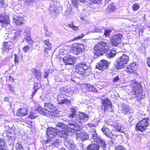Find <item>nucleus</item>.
<instances>
[{
    "label": "nucleus",
    "instance_id": "obj_52",
    "mask_svg": "<svg viewBox=\"0 0 150 150\" xmlns=\"http://www.w3.org/2000/svg\"><path fill=\"white\" fill-rule=\"evenodd\" d=\"M102 0H91V3L96 4L100 2Z\"/></svg>",
    "mask_w": 150,
    "mask_h": 150
},
{
    "label": "nucleus",
    "instance_id": "obj_16",
    "mask_svg": "<svg viewBox=\"0 0 150 150\" xmlns=\"http://www.w3.org/2000/svg\"><path fill=\"white\" fill-rule=\"evenodd\" d=\"M101 103L104 107L105 110H107L108 109V107L110 105H111V102L108 98L105 99H103L101 102Z\"/></svg>",
    "mask_w": 150,
    "mask_h": 150
},
{
    "label": "nucleus",
    "instance_id": "obj_14",
    "mask_svg": "<svg viewBox=\"0 0 150 150\" xmlns=\"http://www.w3.org/2000/svg\"><path fill=\"white\" fill-rule=\"evenodd\" d=\"M58 129L56 128L52 127H48L46 130L47 135L49 136L52 135L53 136H56L57 135Z\"/></svg>",
    "mask_w": 150,
    "mask_h": 150
},
{
    "label": "nucleus",
    "instance_id": "obj_15",
    "mask_svg": "<svg viewBox=\"0 0 150 150\" xmlns=\"http://www.w3.org/2000/svg\"><path fill=\"white\" fill-rule=\"evenodd\" d=\"M106 56L109 58H113L115 57L117 54L116 50L114 48L108 50L106 53Z\"/></svg>",
    "mask_w": 150,
    "mask_h": 150
},
{
    "label": "nucleus",
    "instance_id": "obj_34",
    "mask_svg": "<svg viewBox=\"0 0 150 150\" xmlns=\"http://www.w3.org/2000/svg\"><path fill=\"white\" fill-rule=\"evenodd\" d=\"M71 103L70 100L67 98H64L63 99H61V101L59 102V104H70Z\"/></svg>",
    "mask_w": 150,
    "mask_h": 150
},
{
    "label": "nucleus",
    "instance_id": "obj_40",
    "mask_svg": "<svg viewBox=\"0 0 150 150\" xmlns=\"http://www.w3.org/2000/svg\"><path fill=\"white\" fill-rule=\"evenodd\" d=\"M38 116V115L35 112H31L29 115V118L31 119H33Z\"/></svg>",
    "mask_w": 150,
    "mask_h": 150
},
{
    "label": "nucleus",
    "instance_id": "obj_25",
    "mask_svg": "<svg viewBox=\"0 0 150 150\" xmlns=\"http://www.w3.org/2000/svg\"><path fill=\"white\" fill-rule=\"evenodd\" d=\"M107 10L110 12H112L116 9L115 6L113 3L109 4L107 7Z\"/></svg>",
    "mask_w": 150,
    "mask_h": 150
},
{
    "label": "nucleus",
    "instance_id": "obj_12",
    "mask_svg": "<svg viewBox=\"0 0 150 150\" xmlns=\"http://www.w3.org/2000/svg\"><path fill=\"white\" fill-rule=\"evenodd\" d=\"M76 119L78 122L83 124L88 120V115L84 112H80L77 115Z\"/></svg>",
    "mask_w": 150,
    "mask_h": 150
},
{
    "label": "nucleus",
    "instance_id": "obj_5",
    "mask_svg": "<svg viewBox=\"0 0 150 150\" xmlns=\"http://www.w3.org/2000/svg\"><path fill=\"white\" fill-rule=\"evenodd\" d=\"M129 60V57L125 54H123L119 58V60L116 62L115 65L114 69L120 70L123 69L127 64Z\"/></svg>",
    "mask_w": 150,
    "mask_h": 150
},
{
    "label": "nucleus",
    "instance_id": "obj_19",
    "mask_svg": "<svg viewBox=\"0 0 150 150\" xmlns=\"http://www.w3.org/2000/svg\"><path fill=\"white\" fill-rule=\"evenodd\" d=\"M14 22L16 26H20L24 24V19L22 17H17L14 18Z\"/></svg>",
    "mask_w": 150,
    "mask_h": 150
},
{
    "label": "nucleus",
    "instance_id": "obj_46",
    "mask_svg": "<svg viewBox=\"0 0 150 150\" xmlns=\"http://www.w3.org/2000/svg\"><path fill=\"white\" fill-rule=\"evenodd\" d=\"M56 126L59 127L60 129H64L65 127V126L64 124L62 123H58L56 125Z\"/></svg>",
    "mask_w": 150,
    "mask_h": 150
},
{
    "label": "nucleus",
    "instance_id": "obj_7",
    "mask_svg": "<svg viewBox=\"0 0 150 150\" xmlns=\"http://www.w3.org/2000/svg\"><path fill=\"white\" fill-rule=\"evenodd\" d=\"M71 51L75 54H79L85 50L84 46L81 43H74L71 46Z\"/></svg>",
    "mask_w": 150,
    "mask_h": 150
},
{
    "label": "nucleus",
    "instance_id": "obj_27",
    "mask_svg": "<svg viewBox=\"0 0 150 150\" xmlns=\"http://www.w3.org/2000/svg\"><path fill=\"white\" fill-rule=\"evenodd\" d=\"M57 132V135L61 137H65L67 136L65 131L64 130H63L60 131L58 130V132Z\"/></svg>",
    "mask_w": 150,
    "mask_h": 150
},
{
    "label": "nucleus",
    "instance_id": "obj_6",
    "mask_svg": "<svg viewBox=\"0 0 150 150\" xmlns=\"http://www.w3.org/2000/svg\"><path fill=\"white\" fill-rule=\"evenodd\" d=\"M149 125V118H145L139 121L136 124L135 129L141 132L145 131Z\"/></svg>",
    "mask_w": 150,
    "mask_h": 150
},
{
    "label": "nucleus",
    "instance_id": "obj_29",
    "mask_svg": "<svg viewBox=\"0 0 150 150\" xmlns=\"http://www.w3.org/2000/svg\"><path fill=\"white\" fill-rule=\"evenodd\" d=\"M6 81L7 83L14 82L15 79L11 75L6 76Z\"/></svg>",
    "mask_w": 150,
    "mask_h": 150
},
{
    "label": "nucleus",
    "instance_id": "obj_31",
    "mask_svg": "<svg viewBox=\"0 0 150 150\" xmlns=\"http://www.w3.org/2000/svg\"><path fill=\"white\" fill-rule=\"evenodd\" d=\"M15 149L16 150H25L23 149L21 143L19 142H17L15 145Z\"/></svg>",
    "mask_w": 150,
    "mask_h": 150
},
{
    "label": "nucleus",
    "instance_id": "obj_18",
    "mask_svg": "<svg viewBox=\"0 0 150 150\" xmlns=\"http://www.w3.org/2000/svg\"><path fill=\"white\" fill-rule=\"evenodd\" d=\"M44 44L47 46L48 47L44 49V52L45 53H47L48 51L52 49L51 43L50 42L49 39H46L44 41Z\"/></svg>",
    "mask_w": 150,
    "mask_h": 150
},
{
    "label": "nucleus",
    "instance_id": "obj_11",
    "mask_svg": "<svg viewBox=\"0 0 150 150\" xmlns=\"http://www.w3.org/2000/svg\"><path fill=\"white\" fill-rule=\"evenodd\" d=\"M62 60L66 65H73L76 62L75 58L70 55L64 56Z\"/></svg>",
    "mask_w": 150,
    "mask_h": 150
},
{
    "label": "nucleus",
    "instance_id": "obj_55",
    "mask_svg": "<svg viewBox=\"0 0 150 150\" xmlns=\"http://www.w3.org/2000/svg\"><path fill=\"white\" fill-rule=\"evenodd\" d=\"M39 89V88H35V89L34 91L33 92L32 94V96H33L35 95V94L36 93V92H37V91Z\"/></svg>",
    "mask_w": 150,
    "mask_h": 150
},
{
    "label": "nucleus",
    "instance_id": "obj_13",
    "mask_svg": "<svg viewBox=\"0 0 150 150\" xmlns=\"http://www.w3.org/2000/svg\"><path fill=\"white\" fill-rule=\"evenodd\" d=\"M28 110L26 107H21L19 108L16 112V115L18 117L26 116L28 114Z\"/></svg>",
    "mask_w": 150,
    "mask_h": 150
},
{
    "label": "nucleus",
    "instance_id": "obj_49",
    "mask_svg": "<svg viewBox=\"0 0 150 150\" xmlns=\"http://www.w3.org/2000/svg\"><path fill=\"white\" fill-rule=\"evenodd\" d=\"M129 108L126 107L125 108H124L123 109V111L125 113H127L129 112Z\"/></svg>",
    "mask_w": 150,
    "mask_h": 150
},
{
    "label": "nucleus",
    "instance_id": "obj_33",
    "mask_svg": "<svg viewBox=\"0 0 150 150\" xmlns=\"http://www.w3.org/2000/svg\"><path fill=\"white\" fill-rule=\"evenodd\" d=\"M140 8V5L138 3H134L133 4L132 6V8L134 11H136L139 9Z\"/></svg>",
    "mask_w": 150,
    "mask_h": 150
},
{
    "label": "nucleus",
    "instance_id": "obj_38",
    "mask_svg": "<svg viewBox=\"0 0 150 150\" xmlns=\"http://www.w3.org/2000/svg\"><path fill=\"white\" fill-rule=\"evenodd\" d=\"M100 137V136L98 135L96 133V130H94L93 133L92 134V138L93 139L94 141L95 142L97 140V139H98Z\"/></svg>",
    "mask_w": 150,
    "mask_h": 150
},
{
    "label": "nucleus",
    "instance_id": "obj_3",
    "mask_svg": "<svg viewBox=\"0 0 150 150\" xmlns=\"http://www.w3.org/2000/svg\"><path fill=\"white\" fill-rule=\"evenodd\" d=\"M44 109L47 116H54L58 113V109L54 104L51 102L45 103Z\"/></svg>",
    "mask_w": 150,
    "mask_h": 150
},
{
    "label": "nucleus",
    "instance_id": "obj_59",
    "mask_svg": "<svg viewBox=\"0 0 150 150\" xmlns=\"http://www.w3.org/2000/svg\"><path fill=\"white\" fill-rule=\"evenodd\" d=\"M4 100L5 102H9V98L8 97H5L4 98Z\"/></svg>",
    "mask_w": 150,
    "mask_h": 150
},
{
    "label": "nucleus",
    "instance_id": "obj_4",
    "mask_svg": "<svg viewBox=\"0 0 150 150\" xmlns=\"http://www.w3.org/2000/svg\"><path fill=\"white\" fill-rule=\"evenodd\" d=\"M75 71L83 76H86L89 74L88 67L83 62L77 64L75 67Z\"/></svg>",
    "mask_w": 150,
    "mask_h": 150
},
{
    "label": "nucleus",
    "instance_id": "obj_37",
    "mask_svg": "<svg viewBox=\"0 0 150 150\" xmlns=\"http://www.w3.org/2000/svg\"><path fill=\"white\" fill-rule=\"evenodd\" d=\"M85 89L86 91H93V86L90 84H87L85 87Z\"/></svg>",
    "mask_w": 150,
    "mask_h": 150
},
{
    "label": "nucleus",
    "instance_id": "obj_61",
    "mask_svg": "<svg viewBox=\"0 0 150 150\" xmlns=\"http://www.w3.org/2000/svg\"><path fill=\"white\" fill-rule=\"evenodd\" d=\"M0 4L1 6H3L4 5V0H0Z\"/></svg>",
    "mask_w": 150,
    "mask_h": 150
},
{
    "label": "nucleus",
    "instance_id": "obj_24",
    "mask_svg": "<svg viewBox=\"0 0 150 150\" xmlns=\"http://www.w3.org/2000/svg\"><path fill=\"white\" fill-rule=\"evenodd\" d=\"M0 23L2 24H8L9 23L8 21L6 18L5 17L1 14H0Z\"/></svg>",
    "mask_w": 150,
    "mask_h": 150
},
{
    "label": "nucleus",
    "instance_id": "obj_58",
    "mask_svg": "<svg viewBox=\"0 0 150 150\" xmlns=\"http://www.w3.org/2000/svg\"><path fill=\"white\" fill-rule=\"evenodd\" d=\"M72 29L74 31H76L78 30V27L77 26H75L74 25L72 28Z\"/></svg>",
    "mask_w": 150,
    "mask_h": 150
},
{
    "label": "nucleus",
    "instance_id": "obj_35",
    "mask_svg": "<svg viewBox=\"0 0 150 150\" xmlns=\"http://www.w3.org/2000/svg\"><path fill=\"white\" fill-rule=\"evenodd\" d=\"M71 114L69 115L68 117L71 118H73L76 115V111L74 108H71Z\"/></svg>",
    "mask_w": 150,
    "mask_h": 150
},
{
    "label": "nucleus",
    "instance_id": "obj_60",
    "mask_svg": "<svg viewBox=\"0 0 150 150\" xmlns=\"http://www.w3.org/2000/svg\"><path fill=\"white\" fill-rule=\"evenodd\" d=\"M109 144H110L111 146H113L114 144L113 143V140L111 139L110 140V142L109 143Z\"/></svg>",
    "mask_w": 150,
    "mask_h": 150
},
{
    "label": "nucleus",
    "instance_id": "obj_63",
    "mask_svg": "<svg viewBox=\"0 0 150 150\" xmlns=\"http://www.w3.org/2000/svg\"><path fill=\"white\" fill-rule=\"evenodd\" d=\"M38 83H36L35 84L34 86V88H35V89L38 86Z\"/></svg>",
    "mask_w": 150,
    "mask_h": 150
},
{
    "label": "nucleus",
    "instance_id": "obj_36",
    "mask_svg": "<svg viewBox=\"0 0 150 150\" xmlns=\"http://www.w3.org/2000/svg\"><path fill=\"white\" fill-rule=\"evenodd\" d=\"M36 110L38 112L40 113L46 115L45 111H44L43 108L42 107L40 106L38 107L37 108Z\"/></svg>",
    "mask_w": 150,
    "mask_h": 150
},
{
    "label": "nucleus",
    "instance_id": "obj_17",
    "mask_svg": "<svg viewBox=\"0 0 150 150\" xmlns=\"http://www.w3.org/2000/svg\"><path fill=\"white\" fill-rule=\"evenodd\" d=\"M97 143L99 144L101 147L103 148L104 150H106V144L105 142L104 139H103L101 137H100L98 139L95 141Z\"/></svg>",
    "mask_w": 150,
    "mask_h": 150
},
{
    "label": "nucleus",
    "instance_id": "obj_28",
    "mask_svg": "<svg viewBox=\"0 0 150 150\" xmlns=\"http://www.w3.org/2000/svg\"><path fill=\"white\" fill-rule=\"evenodd\" d=\"M80 139L83 141L87 139L89 137L88 135L85 133H81L79 134Z\"/></svg>",
    "mask_w": 150,
    "mask_h": 150
},
{
    "label": "nucleus",
    "instance_id": "obj_47",
    "mask_svg": "<svg viewBox=\"0 0 150 150\" xmlns=\"http://www.w3.org/2000/svg\"><path fill=\"white\" fill-rule=\"evenodd\" d=\"M84 35L83 34H81L79 36L76 37L74 38H73L72 40L74 41L76 40L80 39L81 38H83L84 37Z\"/></svg>",
    "mask_w": 150,
    "mask_h": 150
},
{
    "label": "nucleus",
    "instance_id": "obj_22",
    "mask_svg": "<svg viewBox=\"0 0 150 150\" xmlns=\"http://www.w3.org/2000/svg\"><path fill=\"white\" fill-rule=\"evenodd\" d=\"M7 145L3 138H0V150H8L6 149Z\"/></svg>",
    "mask_w": 150,
    "mask_h": 150
},
{
    "label": "nucleus",
    "instance_id": "obj_39",
    "mask_svg": "<svg viewBox=\"0 0 150 150\" xmlns=\"http://www.w3.org/2000/svg\"><path fill=\"white\" fill-rule=\"evenodd\" d=\"M67 147L70 150H75L76 149V146L75 144H73L69 143L67 144Z\"/></svg>",
    "mask_w": 150,
    "mask_h": 150
},
{
    "label": "nucleus",
    "instance_id": "obj_48",
    "mask_svg": "<svg viewBox=\"0 0 150 150\" xmlns=\"http://www.w3.org/2000/svg\"><path fill=\"white\" fill-rule=\"evenodd\" d=\"M14 62L15 64H17L19 62L18 58V55L16 54L14 55Z\"/></svg>",
    "mask_w": 150,
    "mask_h": 150
},
{
    "label": "nucleus",
    "instance_id": "obj_10",
    "mask_svg": "<svg viewBox=\"0 0 150 150\" xmlns=\"http://www.w3.org/2000/svg\"><path fill=\"white\" fill-rule=\"evenodd\" d=\"M137 68L135 62L130 63L126 68L125 71L128 74H136Z\"/></svg>",
    "mask_w": 150,
    "mask_h": 150
},
{
    "label": "nucleus",
    "instance_id": "obj_26",
    "mask_svg": "<svg viewBox=\"0 0 150 150\" xmlns=\"http://www.w3.org/2000/svg\"><path fill=\"white\" fill-rule=\"evenodd\" d=\"M68 128H70L71 130H76V127H79V126L77 123L74 122V123H69L68 125Z\"/></svg>",
    "mask_w": 150,
    "mask_h": 150
},
{
    "label": "nucleus",
    "instance_id": "obj_8",
    "mask_svg": "<svg viewBox=\"0 0 150 150\" xmlns=\"http://www.w3.org/2000/svg\"><path fill=\"white\" fill-rule=\"evenodd\" d=\"M122 38V35L120 33L115 34L110 40L112 45L113 47L117 46L121 43Z\"/></svg>",
    "mask_w": 150,
    "mask_h": 150
},
{
    "label": "nucleus",
    "instance_id": "obj_62",
    "mask_svg": "<svg viewBox=\"0 0 150 150\" xmlns=\"http://www.w3.org/2000/svg\"><path fill=\"white\" fill-rule=\"evenodd\" d=\"M74 25L72 23L71 24H68L69 26L71 28H72V27H73Z\"/></svg>",
    "mask_w": 150,
    "mask_h": 150
},
{
    "label": "nucleus",
    "instance_id": "obj_23",
    "mask_svg": "<svg viewBox=\"0 0 150 150\" xmlns=\"http://www.w3.org/2000/svg\"><path fill=\"white\" fill-rule=\"evenodd\" d=\"M100 145L96 144H90L87 147V150H99Z\"/></svg>",
    "mask_w": 150,
    "mask_h": 150
},
{
    "label": "nucleus",
    "instance_id": "obj_44",
    "mask_svg": "<svg viewBox=\"0 0 150 150\" xmlns=\"http://www.w3.org/2000/svg\"><path fill=\"white\" fill-rule=\"evenodd\" d=\"M111 31V30H105L104 33V35L105 36V37H108V36H109Z\"/></svg>",
    "mask_w": 150,
    "mask_h": 150
},
{
    "label": "nucleus",
    "instance_id": "obj_21",
    "mask_svg": "<svg viewBox=\"0 0 150 150\" xmlns=\"http://www.w3.org/2000/svg\"><path fill=\"white\" fill-rule=\"evenodd\" d=\"M101 131L104 133V134L108 137H109L112 135V132L107 127L104 126L101 129Z\"/></svg>",
    "mask_w": 150,
    "mask_h": 150
},
{
    "label": "nucleus",
    "instance_id": "obj_53",
    "mask_svg": "<svg viewBox=\"0 0 150 150\" xmlns=\"http://www.w3.org/2000/svg\"><path fill=\"white\" fill-rule=\"evenodd\" d=\"M35 0H32V2L30 0H25V3L27 5L30 4L31 3L33 2Z\"/></svg>",
    "mask_w": 150,
    "mask_h": 150
},
{
    "label": "nucleus",
    "instance_id": "obj_2",
    "mask_svg": "<svg viewBox=\"0 0 150 150\" xmlns=\"http://www.w3.org/2000/svg\"><path fill=\"white\" fill-rule=\"evenodd\" d=\"M130 85L134 91L137 100L138 101L142 99L144 97V95L142 92L140 84L133 80L132 81Z\"/></svg>",
    "mask_w": 150,
    "mask_h": 150
},
{
    "label": "nucleus",
    "instance_id": "obj_30",
    "mask_svg": "<svg viewBox=\"0 0 150 150\" xmlns=\"http://www.w3.org/2000/svg\"><path fill=\"white\" fill-rule=\"evenodd\" d=\"M11 45L9 44L8 42H4L3 43V50H5L9 51L11 49L10 47Z\"/></svg>",
    "mask_w": 150,
    "mask_h": 150
},
{
    "label": "nucleus",
    "instance_id": "obj_56",
    "mask_svg": "<svg viewBox=\"0 0 150 150\" xmlns=\"http://www.w3.org/2000/svg\"><path fill=\"white\" fill-rule=\"evenodd\" d=\"M115 129H116V130L119 132H121V127L120 126H117L116 127H115Z\"/></svg>",
    "mask_w": 150,
    "mask_h": 150
},
{
    "label": "nucleus",
    "instance_id": "obj_57",
    "mask_svg": "<svg viewBox=\"0 0 150 150\" xmlns=\"http://www.w3.org/2000/svg\"><path fill=\"white\" fill-rule=\"evenodd\" d=\"M52 140L50 139H47L45 141L46 144L50 143L51 142Z\"/></svg>",
    "mask_w": 150,
    "mask_h": 150
},
{
    "label": "nucleus",
    "instance_id": "obj_45",
    "mask_svg": "<svg viewBox=\"0 0 150 150\" xmlns=\"http://www.w3.org/2000/svg\"><path fill=\"white\" fill-rule=\"evenodd\" d=\"M45 30L46 31L45 33V35L47 37H50L52 34V33L49 32L47 30V28L46 27L45 28Z\"/></svg>",
    "mask_w": 150,
    "mask_h": 150
},
{
    "label": "nucleus",
    "instance_id": "obj_64",
    "mask_svg": "<svg viewBox=\"0 0 150 150\" xmlns=\"http://www.w3.org/2000/svg\"><path fill=\"white\" fill-rule=\"evenodd\" d=\"M46 77V76H45V77H45H45Z\"/></svg>",
    "mask_w": 150,
    "mask_h": 150
},
{
    "label": "nucleus",
    "instance_id": "obj_42",
    "mask_svg": "<svg viewBox=\"0 0 150 150\" xmlns=\"http://www.w3.org/2000/svg\"><path fill=\"white\" fill-rule=\"evenodd\" d=\"M30 48L29 46L28 45H25L22 48V49L24 53H26L28 52L30 50Z\"/></svg>",
    "mask_w": 150,
    "mask_h": 150
},
{
    "label": "nucleus",
    "instance_id": "obj_54",
    "mask_svg": "<svg viewBox=\"0 0 150 150\" xmlns=\"http://www.w3.org/2000/svg\"><path fill=\"white\" fill-rule=\"evenodd\" d=\"M146 63L148 66L150 67V57L147 58Z\"/></svg>",
    "mask_w": 150,
    "mask_h": 150
},
{
    "label": "nucleus",
    "instance_id": "obj_9",
    "mask_svg": "<svg viewBox=\"0 0 150 150\" xmlns=\"http://www.w3.org/2000/svg\"><path fill=\"white\" fill-rule=\"evenodd\" d=\"M109 66V63L107 61L104 59L100 61L96 65V68L101 71H104L107 69Z\"/></svg>",
    "mask_w": 150,
    "mask_h": 150
},
{
    "label": "nucleus",
    "instance_id": "obj_50",
    "mask_svg": "<svg viewBox=\"0 0 150 150\" xmlns=\"http://www.w3.org/2000/svg\"><path fill=\"white\" fill-rule=\"evenodd\" d=\"M71 2L73 6L76 7H77V0H71Z\"/></svg>",
    "mask_w": 150,
    "mask_h": 150
},
{
    "label": "nucleus",
    "instance_id": "obj_51",
    "mask_svg": "<svg viewBox=\"0 0 150 150\" xmlns=\"http://www.w3.org/2000/svg\"><path fill=\"white\" fill-rule=\"evenodd\" d=\"M119 79H119V76H117L113 79L112 82H117V81H119Z\"/></svg>",
    "mask_w": 150,
    "mask_h": 150
},
{
    "label": "nucleus",
    "instance_id": "obj_20",
    "mask_svg": "<svg viewBox=\"0 0 150 150\" xmlns=\"http://www.w3.org/2000/svg\"><path fill=\"white\" fill-rule=\"evenodd\" d=\"M33 73L35 77L38 80H40L41 79L42 75L41 72L40 71L35 69H33Z\"/></svg>",
    "mask_w": 150,
    "mask_h": 150
},
{
    "label": "nucleus",
    "instance_id": "obj_1",
    "mask_svg": "<svg viewBox=\"0 0 150 150\" xmlns=\"http://www.w3.org/2000/svg\"><path fill=\"white\" fill-rule=\"evenodd\" d=\"M110 47L109 43L101 41L97 43L94 48V54L97 56L102 55V52L106 53Z\"/></svg>",
    "mask_w": 150,
    "mask_h": 150
},
{
    "label": "nucleus",
    "instance_id": "obj_43",
    "mask_svg": "<svg viewBox=\"0 0 150 150\" xmlns=\"http://www.w3.org/2000/svg\"><path fill=\"white\" fill-rule=\"evenodd\" d=\"M115 150H126V149L122 145H118L115 146Z\"/></svg>",
    "mask_w": 150,
    "mask_h": 150
},
{
    "label": "nucleus",
    "instance_id": "obj_32",
    "mask_svg": "<svg viewBox=\"0 0 150 150\" xmlns=\"http://www.w3.org/2000/svg\"><path fill=\"white\" fill-rule=\"evenodd\" d=\"M25 39L27 42L29 43L31 45L33 44L34 42V41L33 40L30 36L27 35L25 38Z\"/></svg>",
    "mask_w": 150,
    "mask_h": 150
},
{
    "label": "nucleus",
    "instance_id": "obj_41",
    "mask_svg": "<svg viewBox=\"0 0 150 150\" xmlns=\"http://www.w3.org/2000/svg\"><path fill=\"white\" fill-rule=\"evenodd\" d=\"M9 91L12 93L15 92V88L13 85L11 84H9L8 86Z\"/></svg>",
    "mask_w": 150,
    "mask_h": 150
}]
</instances>
